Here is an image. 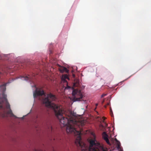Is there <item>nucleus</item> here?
<instances>
[{
	"label": "nucleus",
	"instance_id": "nucleus-17",
	"mask_svg": "<svg viewBox=\"0 0 151 151\" xmlns=\"http://www.w3.org/2000/svg\"><path fill=\"white\" fill-rule=\"evenodd\" d=\"M64 82H66V83H67V81H66V80H64Z\"/></svg>",
	"mask_w": 151,
	"mask_h": 151
},
{
	"label": "nucleus",
	"instance_id": "nucleus-12",
	"mask_svg": "<svg viewBox=\"0 0 151 151\" xmlns=\"http://www.w3.org/2000/svg\"><path fill=\"white\" fill-rule=\"evenodd\" d=\"M48 128L49 131H52L53 130V128L52 127V126L51 125L48 127Z\"/></svg>",
	"mask_w": 151,
	"mask_h": 151
},
{
	"label": "nucleus",
	"instance_id": "nucleus-14",
	"mask_svg": "<svg viewBox=\"0 0 151 151\" xmlns=\"http://www.w3.org/2000/svg\"><path fill=\"white\" fill-rule=\"evenodd\" d=\"M106 95V94H103L101 96V97L103 98Z\"/></svg>",
	"mask_w": 151,
	"mask_h": 151
},
{
	"label": "nucleus",
	"instance_id": "nucleus-7",
	"mask_svg": "<svg viewBox=\"0 0 151 151\" xmlns=\"http://www.w3.org/2000/svg\"><path fill=\"white\" fill-rule=\"evenodd\" d=\"M6 83H5L0 86V87L1 89L2 90V91H3V92H4L6 91Z\"/></svg>",
	"mask_w": 151,
	"mask_h": 151
},
{
	"label": "nucleus",
	"instance_id": "nucleus-11",
	"mask_svg": "<svg viewBox=\"0 0 151 151\" xmlns=\"http://www.w3.org/2000/svg\"><path fill=\"white\" fill-rule=\"evenodd\" d=\"M23 77L24 78V80L26 81H28V80L30 81V78L29 77H28V76H25L24 77Z\"/></svg>",
	"mask_w": 151,
	"mask_h": 151
},
{
	"label": "nucleus",
	"instance_id": "nucleus-18",
	"mask_svg": "<svg viewBox=\"0 0 151 151\" xmlns=\"http://www.w3.org/2000/svg\"><path fill=\"white\" fill-rule=\"evenodd\" d=\"M103 119H104H104H105V117H103Z\"/></svg>",
	"mask_w": 151,
	"mask_h": 151
},
{
	"label": "nucleus",
	"instance_id": "nucleus-15",
	"mask_svg": "<svg viewBox=\"0 0 151 151\" xmlns=\"http://www.w3.org/2000/svg\"><path fill=\"white\" fill-rule=\"evenodd\" d=\"M115 141H116V142H119V141L116 138H115Z\"/></svg>",
	"mask_w": 151,
	"mask_h": 151
},
{
	"label": "nucleus",
	"instance_id": "nucleus-13",
	"mask_svg": "<svg viewBox=\"0 0 151 151\" xmlns=\"http://www.w3.org/2000/svg\"><path fill=\"white\" fill-rule=\"evenodd\" d=\"M109 104H110V103L109 102H108L107 103V104L106 105H105L104 106L105 108H106V107L107 106L109 105Z\"/></svg>",
	"mask_w": 151,
	"mask_h": 151
},
{
	"label": "nucleus",
	"instance_id": "nucleus-19",
	"mask_svg": "<svg viewBox=\"0 0 151 151\" xmlns=\"http://www.w3.org/2000/svg\"><path fill=\"white\" fill-rule=\"evenodd\" d=\"M36 151H42L41 150H36Z\"/></svg>",
	"mask_w": 151,
	"mask_h": 151
},
{
	"label": "nucleus",
	"instance_id": "nucleus-25",
	"mask_svg": "<svg viewBox=\"0 0 151 151\" xmlns=\"http://www.w3.org/2000/svg\"><path fill=\"white\" fill-rule=\"evenodd\" d=\"M73 76H74L75 75H73Z\"/></svg>",
	"mask_w": 151,
	"mask_h": 151
},
{
	"label": "nucleus",
	"instance_id": "nucleus-10",
	"mask_svg": "<svg viewBox=\"0 0 151 151\" xmlns=\"http://www.w3.org/2000/svg\"><path fill=\"white\" fill-rule=\"evenodd\" d=\"M7 102V104H6V107L7 109H10V104H9V103H8Z\"/></svg>",
	"mask_w": 151,
	"mask_h": 151
},
{
	"label": "nucleus",
	"instance_id": "nucleus-21",
	"mask_svg": "<svg viewBox=\"0 0 151 151\" xmlns=\"http://www.w3.org/2000/svg\"><path fill=\"white\" fill-rule=\"evenodd\" d=\"M104 102V100L103 101H102V103H103Z\"/></svg>",
	"mask_w": 151,
	"mask_h": 151
},
{
	"label": "nucleus",
	"instance_id": "nucleus-24",
	"mask_svg": "<svg viewBox=\"0 0 151 151\" xmlns=\"http://www.w3.org/2000/svg\"><path fill=\"white\" fill-rule=\"evenodd\" d=\"M111 111H112V110H111Z\"/></svg>",
	"mask_w": 151,
	"mask_h": 151
},
{
	"label": "nucleus",
	"instance_id": "nucleus-22",
	"mask_svg": "<svg viewBox=\"0 0 151 151\" xmlns=\"http://www.w3.org/2000/svg\"><path fill=\"white\" fill-rule=\"evenodd\" d=\"M98 105V104H96V106H97V105Z\"/></svg>",
	"mask_w": 151,
	"mask_h": 151
},
{
	"label": "nucleus",
	"instance_id": "nucleus-3",
	"mask_svg": "<svg viewBox=\"0 0 151 151\" xmlns=\"http://www.w3.org/2000/svg\"><path fill=\"white\" fill-rule=\"evenodd\" d=\"M102 137L104 140H105L108 144L109 145H111V144L109 141V140L108 138V135L106 134V132H104L103 133Z\"/></svg>",
	"mask_w": 151,
	"mask_h": 151
},
{
	"label": "nucleus",
	"instance_id": "nucleus-6",
	"mask_svg": "<svg viewBox=\"0 0 151 151\" xmlns=\"http://www.w3.org/2000/svg\"><path fill=\"white\" fill-rule=\"evenodd\" d=\"M116 147L117 148V149L120 150V151H123V150L122 149L121 147V143L120 142H116Z\"/></svg>",
	"mask_w": 151,
	"mask_h": 151
},
{
	"label": "nucleus",
	"instance_id": "nucleus-16",
	"mask_svg": "<svg viewBox=\"0 0 151 151\" xmlns=\"http://www.w3.org/2000/svg\"><path fill=\"white\" fill-rule=\"evenodd\" d=\"M65 78L69 79V78H68V76H65Z\"/></svg>",
	"mask_w": 151,
	"mask_h": 151
},
{
	"label": "nucleus",
	"instance_id": "nucleus-9",
	"mask_svg": "<svg viewBox=\"0 0 151 151\" xmlns=\"http://www.w3.org/2000/svg\"><path fill=\"white\" fill-rule=\"evenodd\" d=\"M7 113L8 114L11 115V116H15L12 113V111L10 109H9V110L7 111Z\"/></svg>",
	"mask_w": 151,
	"mask_h": 151
},
{
	"label": "nucleus",
	"instance_id": "nucleus-1",
	"mask_svg": "<svg viewBox=\"0 0 151 151\" xmlns=\"http://www.w3.org/2000/svg\"><path fill=\"white\" fill-rule=\"evenodd\" d=\"M44 96V98L42 99V101L47 106L52 107L54 109L55 116L59 120L60 122L63 124L64 126H67L66 131L67 133L78 135L75 142L78 147H80L82 151H100L98 147L99 143L95 139L89 140V146H86V145L81 141V132L77 129L76 127H79V129L84 126L86 122V121L83 119H78L72 114V112H70V115L64 113L60 106L51 102L55 100V96L51 93H48L46 95L43 90L41 89H36L34 93V98L38 96Z\"/></svg>",
	"mask_w": 151,
	"mask_h": 151
},
{
	"label": "nucleus",
	"instance_id": "nucleus-8",
	"mask_svg": "<svg viewBox=\"0 0 151 151\" xmlns=\"http://www.w3.org/2000/svg\"><path fill=\"white\" fill-rule=\"evenodd\" d=\"M2 98L4 99V101L6 102H7V100L6 99V95L3 92L2 93Z\"/></svg>",
	"mask_w": 151,
	"mask_h": 151
},
{
	"label": "nucleus",
	"instance_id": "nucleus-5",
	"mask_svg": "<svg viewBox=\"0 0 151 151\" xmlns=\"http://www.w3.org/2000/svg\"><path fill=\"white\" fill-rule=\"evenodd\" d=\"M80 86L79 80L78 79L75 80L73 83V86L74 87H78Z\"/></svg>",
	"mask_w": 151,
	"mask_h": 151
},
{
	"label": "nucleus",
	"instance_id": "nucleus-4",
	"mask_svg": "<svg viewBox=\"0 0 151 151\" xmlns=\"http://www.w3.org/2000/svg\"><path fill=\"white\" fill-rule=\"evenodd\" d=\"M59 70L61 73H63L65 72L67 73H68L69 72L68 70L65 67L61 66L59 69Z\"/></svg>",
	"mask_w": 151,
	"mask_h": 151
},
{
	"label": "nucleus",
	"instance_id": "nucleus-2",
	"mask_svg": "<svg viewBox=\"0 0 151 151\" xmlns=\"http://www.w3.org/2000/svg\"><path fill=\"white\" fill-rule=\"evenodd\" d=\"M72 94L74 96V99L75 101H80L83 97L80 90L78 89H74Z\"/></svg>",
	"mask_w": 151,
	"mask_h": 151
},
{
	"label": "nucleus",
	"instance_id": "nucleus-23",
	"mask_svg": "<svg viewBox=\"0 0 151 151\" xmlns=\"http://www.w3.org/2000/svg\"><path fill=\"white\" fill-rule=\"evenodd\" d=\"M1 104V103L0 102V104Z\"/></svg>",
	"mask_w": 151,
	"mask_h": 151
},
{
	"label": "nucleus",
	"instance_id": "nucleus-20",
	"mask_svg": "<svg viewBox=\"0 0 151 151\" xmlns=\"http://www.w3.org/2000/svg\"><path fill=\"white\" fill-rule=\"evenodd\" d=\"M103 151H106L105 150H103Z\"/></svg>",
	"mask_w": 151,
	"mask_h": 151
}]
</instances>
